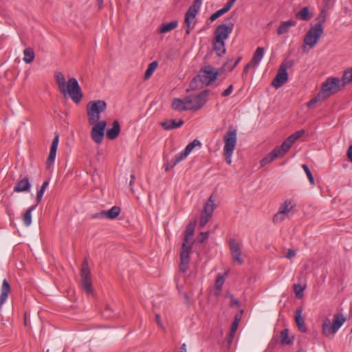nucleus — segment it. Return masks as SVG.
<instances>
[{
	"label": "nucleus",
	"mask_w": 352,
	"mask_h": 352,
	"mask_svg": "<svg viewBox=\"0 0 352 352\" xmlns=\"http://www.w3.org/2000/svg\"><path fill=\"white\" fill-rule=\"evenodd\" d=\"M305 287H302L300 285L295 284L294 285V289L297 298H300L303 296V291L305 290Z\"/></svg>",
	"instance_id": "41"
},
{
	"label": "nucleus",
	"mask_w": 352,
	"mask_h": 352,
	"mask_svg": "<svg viewBox=\"0 0 352 352\" xmlns=\"http://www.w3.org/2000/svg\"><path fill=\"white\" fill-rule=\"evenodd\" d=\"M120 208L118 206H113L109 210H104L107 219H114L118 217L120 213Z\"/></svg>",
	"instance_id": "33"
},
{
	"label": "nucleus",
	"mask_w": 352,
	"mask_h": 352,
	"mask_svg": "<svg viewBox=\"0 0 352 352\" xmlns=\"http://www.w3.org/2000/svg\"><path fill=\"white\" fill-rule=\"evenodd\" d=\"M232 30V26H228L225 24L218 25L214 32V39L225 41L228 38Z\"/></svg>",
	"instance_id": "14"
},
{
	"label": "nucleus",
	"mask_w": 352,
	"mask_h": 352,
	"mask_svg": "<svg viewBox=\"0 0 352 352\" xmlns=\"http://www.w3.org/2000/svg\"><path fill=\"white\" fill-rule=\"evenodd\" d=\"M240 60L241 57H239L232 65H230L228 63H226L224 65V67L226 68V69H229L230 71H232L237 65Z\"/></svg>",
	"instance_id": "52"
},
{
	"label": "nucleus",
	"mask_w": 352,
	"mask_h": 352,
	"mask_svg": "<svg viewBox=\"0 0 352 352\" xmlns=\"http://www.w3.org/2000/svg\"><path fill=\"white\" fill-rule=\"evenodd\" d=\"M296 256V252L292 249H288L287 254L285 255V257L288 259H291L294 258Z\"/></svg>",
	"instance_id": "55"
},
{
	"label": "nucleus",
	"mask_w": 352,
	"mask_h": 352,
	"mask_svg": "<svg viewBox=\"0 0 352 352\" xmlns=\"http://www.w3.org/2000/svg\"><path fill=\"white\" fill-rule=\"evenodd\" d=\"M232 3H230L229 1L226 3V5L223 8H221L223 10V11L226 13L227 12L230 8L232 6Z\"/></svg>",
	"instance_id": "64"
},
{
	"label": "nucleus",
	"mask_w": 352,
	"mask_h": 352,
	"mask_svg": "<svg viewBox=\"0 0 352 352\" xmlns=\"http://www.w3.org/2000/svg\"><path fill=\"white\" fill-rule=\"evenodd\" d=\"M210 218L211 217H208V215L201 213L199 220V226L201 228H204L207 224Z\"/></svg>",
	"instance_id": "46"
},
{
	"label": "nucleus",
	"mask_w": 352,
	"mask_h": 352,
	"mask_svg": "<svg viewBox=\"0 0 352 352\" xmlns=\"http://www.w3.org/2000/svg\"><path fill=\"white\" fill-rule=\"evenodd\" d=\"M58 142L59 135L56 134L52 140V145L50 147V151L46 161L47 168H50L55 160Z\"/></svg>",
	"instance_id": "15"
},
{
	"label": "nucleus",
	"mask_w": 352,
	"mask_h": 352,
	"mask_svg": "<svg viewBox=\"0 0 352 352\" xmlns=\"http://www.w3.org/2000/svg\"><path fill=\"white\" fill-rule=\"evenodd\" d=\"M184 124L183 120H179L178 121L175 120H168L164 122H160V125L165 130H171L173 129L179 128Z\"/></svg>",
	"instance_id": "20"
},
{
	"label": "nucleus",
	"mask_w": 352,
	"mask_h": 352,
	"mask_svg": "<svg viewBox=\"0 0 352 352\" xmlns=\"http://www.w3.org/2000/svg\"><path fill=\"white\" fill-rule=\"evenodd\" d=\"M296 204L291 199H286L280 206L279 210L282 213L288 215L289 212L295 207Z\"/></svg>",
	"instance_id": "25"
},
{
	"label": "nucleus",
	"mask_w": 352,
	"mask_h": 352,
	"mask_svg": "<svg viewBox=\"0 0 352 352\" xmlns=\"http://www.w3.org/2000/svg\"><path fill=\"white\" fill-rule=\"evenodd\" d=\"M107 108V103L104 100H92L87 104V114L89 124H94L100 118V113L104 112Z\"/></svg>",
	"instance_id": "5"
},
{
	"label": "nucleus",
	"mask_w": 352,
	"mask_h": 352,
	"mask_svg": "<svg viewBox=\"0 0 352 352\" xmlns=\"http://www.w3.org/2000/svg\"><path fill=\"white\" fill-rule=\"evenodd\" d=\"M302 169L305 170L307 177H308V179L309 181L310 182V183L312 184V185H314V177L312 175V173L311 172V170H309V167L306 165V164H303L302 166Z\"/></svg>",
	"instance_id": "43"
},
{
	"label": "nucleus",
	"mask_w": 352,
	"mask_h": 352,
	"mask_svg": "<svg viewBox=\"0 0 352 352\" xmlns=\"http://www.w3.org/2000/svg\"><path fill=\"white\" fill-rule=\"evenodd\" d=\"M215 208V205L214 204V200L212 199V196H210L205 204L204 210L201 213L208 215V217H212L214 210Z\"/></svg>",
	"instance_id": "24"
},
{
	"label": "nucleus",
	"mask_w": 352,
	"mask_h": 352,
	"mask_svg": "<svg viewBox=\"0 0 352 352\" xmlns=\"http://www.w3.org/2000/svg\"><path fill=\"white\" fill-rule=\"evenodd\" d=\"M239 325V319L236 317L234 321L232 324L231 331L230 333V336L232 338L233 334L235 333L236 330L238 328Z\"/></svg>",
	"instance_id": "49"
},
{
	"label": "nucleus",
	"mask_w": 352,
	"mask_h": 352,
	"mask_svg": "<svg viewBox=\"0 0 352 352\" xmlns=\"http://www.w3.org/2000/svg\"><path fill=\"white\" fill-rule=\"evenodd\" d=\"M347 157L349 161L352 163V145H351L348 148Z\"/></svg>",
	"instance_id": "61"
},
{
	"label": "nucleus",
	"mask_w": 352,
	"mask_h": 352,
	"mask_svg": "<svg viewBox=\"0 0 352 352\" xmlns=\"http://www.w3.org/2000/svg\"><path fill=\"white\" fill-rule=\"evenodd\" d=\"M92 125L93 127L91 131V138L96 143L100 144L104 135L107 122L105 120L98 121Z\"/></svg>",
	"instance_id": "12"
},
{
	"label": "nucleus",
	"mask_w": 352,
	"mask_h": 352,
	"mask_svg": "<svg viewBox=\"0 0 352 352\" xmlns=\"http://www.w3.org/2000/svg\"><path fill=\"white\" fill-rule=\"evenodd\" d=\"M155 321L157 322V324L160 327H162L163 329H164V327L163 326V324L162 322V320H161V318H160V316L159 314H155Z\"/></svg>",
	"instance_id": "59"
},
{
	"label": "nucleus",
	"mask_w": 352,
	"mask_h": 352,
	"mask_svg": "<svg viewBox=\"0 0 352 352\" xmlns=\"http://www.w3.org/2000/svg\"><path fill=\"white\" fill-rule=\"evenodd\" d=\"M296 17L302 21H309L312 14L309 12L308 7H304L296 14Z\"/></svg>",
	"instance_id": "30"
},
{
	"label": "nucleus",
	"mask_w": 352,
	"mask_h": 352,
	"mask_svg": "<svg viewBox=\"0 0 352 352\" xmlns=\"http://www.w3.org/2000/svg\"><path fill=\"white\" fill-rule=\"evenodd\" d=\"M81 283L83 289L87 293L91 294L93 291L92 281L91 278V272L89 269V265L87 260L82 263L80 271Z\"/></svg>",
	"instance_id": "11"
},
{
	"label": "nucleus",
	"mask_w": 352,
	"mask_h": 352,
	"mask_svg": "<svg viewBox=\"0 0 352 352\" xmlns=\"http://www.w3.org/2000/svg\"><path fill=\"white\" fill-rule=\"evenodd\" d=\"M120 132V126L118 120L113 122L112 127L107 130L106 135L109 140L116 139Z\"/></svg>",
	"instance_id": "19"
},
{
	"label": "nucleus",
	"mask_w": 352,
	"mask_h": 352,
	"mask_svg": "<svg viewBox=\"0 0 352 352\" xmlns=\"http://www.w3.org/2000/svg\"><path fill=\"white\" fill-rule=\"evenodd\" d=\"M135 175H131V180L129 182V186H130L131 191L133 193H134L133 184H134V182H135Z\"/></svg>",
	"instance_id": "57"
},
{
	"label": "nucleus",
	"mask_w": 352,
	"mask_h": 352,
	"mask_svg": "<svg viewBox=\"0 0 352 352\" xmlns=\"http://www.w3.org/2000/svg\"><path fill=\"white\" fill-rule=\"evenodd\" d=\"M225 277L224 276H220L219 275L217 278L216 282H215V287L217 289H221L222 287V285L224 283Z\"/></svg>",
	"instance_id": "47"
},
{
	"label": "nucleus",
	"mask_w": 352,
	"mask_h": 352,
	"mask_svg": "<svg viewBox=\"0 0 352 352\" xmlns=\"http://www.w3.org/2000/svg\"><path fill=\"white\" fill-rule=\"evenodd\" d=\"M196 221L190 222L185 231L184 239L180 252V265L179 270L183 273L186 272L188 268V263L190 260V252L192 248L191 244H188V240L191 237L195 231Z\"/></svg>",
	"instance_id": "3"
},
{
	"label": "nucleus",
	"mask_w": 352,
	"mask_h": 352,
	"mask_svg": "<svg viewBox=\"0 0 352 352\" xmlns=\"http://www.w3.org/2000/svg\"><path fill=\"white\" fill-rule=\"evenodd\" d=\"M213 49L218 56H222L226 53L225 41L214 39L213 41Z\"/></svg>",
	"instance_id": "26"
},
{
	"label": "nucleus",
	"mask_w": 352,
	"mask_h": 352,
	"mask_svg": "<svg viewBox=\"0 0 352 352\" xmlns=\"http://www.w3.org/2000/svg\"><path fill=\"white\" fill-rule=\"evenodd\" d=\"M342 80L344 82V85L352 82V72L351 70H348L344 72Z\"/></svg>",
	"instance_id": "44"
},
{
	"label": "nucleus",
	"mask_w": 352,
	"mask_h": 352,
	"mask_svg": "<svg viewBox=\"0 0 352 352\" xmlns=\"http://www.w3.org/2000/svg\"><path fill=\"white\" fill-rule=\"evenodd\" d=\"M201 4V0H195L192 5L190 6L186 14L189 15L191 17V19L194 20L199 10Z\"/></svg>",
	"instance_id": "23"
},
{
	"label": "nucleus",
	"mask_w": 352,
	"mask_h": 352,
	"mask_svg": "<svg viewBox=\"0 0 352 352\" xmlns=\"http://www.w3.org/2000/svg\"><path fill=\"white\" fill-rule=\"evenodd\" d=\"M340 80L338 78H328L322 85L321 91L318 97H322L323 99L329 98L340 90Z\"/></svg>",
	"instance_id": "8"
},
{
	"label": "nucleus",
	"mask_w": 352,
	"mask_h": 352,
	"mask_svg": "<svg viewBox=\"0 0 352 352\" xmlns=\"http://www.w3.org/2000/svg\"><path fill=\"white\" fill-rule=\"evenodd\" d=\"M232 258L234 261H236L239 265L243 264V260L241 258V250L239 252L232 253Z\"/></svg>",
	"instance_id": "45"
},
{
	"label": "nucleus",
	"mask_w": 352,
	"mask_h": 352,
	"mask_svg": "<svg viewBox=\"0 0 352 352\" xmlns=\"http://www.w3.org/2000/svg\"><path fill=\"white\" fill-rule=\"evenodd\" d=\"M111 313V309L109 305H107L102 313L103 316L106 318L110 317V314Z\"/></svg>",
	"instance_id": "58"
},
{
	"label": "nucleus",
	"mask_w": 352,
	"mask_h": 352,
	"mask_svg": "<svg viewBox=\"0 0 352 352\" xmlns=\"http://www.w3.org/2000/svg\"><path fill=\"white\" fill-rule=\"evenodd\" d=\"M230 298H231V302H230L231 306H234V305L239 306V301L238 300L235 299L232 295L230 296Z\"/></svg>",
	"instance_id": "60"
},
{
	"label": "nucleus",
	"mask_w": 352,
	"mask_h": 352,
	"mask_svg": "<svg viewBox=\"0 0 352 352\" xmlns=\"http://www.w3.org/2000/svg\"><path fill=\"white\" fill-rule=\"evenodd\" d=\"M48 185H49V182L48 181H45L43 183L40 190L37 192V193H36V202H37V204L41 201L43 195L44 194V192H45L46 188L48 186Z\"/></svg>",
	"instance_id": "37"
},
{
	"label": "nucleus",
	"mask_w": 352,
	"mask_h": 352,
	"mask_svg": "<svg viewBox=\"0 0 352 352\" xmlns=\"http://www.w3.org/2000/svg\"><path fill=\"white\" fill-rule=\"evenodd\" d=\"M223 140L225 143L223 146V155L226 162L230 165L232 164V156L237 141L236 130L232 126H229L223 136Z\"/></svg>",
	"instance_id": "4"
},
{
	"label": "nucleus",
	"mask_w": 352,
	"mask_h": 352,
	"mask_svg": "<svg viewBox=\"0 0 352 352\" xmlns=\"http://www.w3.org/2000/svg\"><path fill=\"white\" fill-rule=\"evenodd\" d=\"M157 65V62L156 61H153L148 65L144 74V80H147L151 76L154 71L156 69Z\"/></svg>",
	"instance_id": "35"
},
{
	"label": "nucleus",
	"mask_w": 352,
	"mask_h": 352,
	"mask_svg": "<svg viewBox=\"0 0 352 352\" xmlns=\"http://www.w3.org/2000/svg\"><path fill=\"white\" fill-rule=\"evenodd\" d=\"M320 99H323L322 97H318V96L313 99H311L308 103L307 107L309 108L314 107L315 104L318 102V101Z\"/></svg>",
	"instance_id": "51"
},
{
	"label": "nucleus",
	"mask_w": 352,
	"mask_h": 352,
	"mask_svg": "<svg viewBox=\"0 0 352 352\" xmlns=\"http://www.w3.org/2000/svg\"><path fill=\"white\" fill-rule=\"evenodd\" d=\"M201 146V143L199 140L195 139L192 142H190L185 148V149L177 154L174 158L173 159V164L170 166L171 168H173L178 163L184 160L195 148V146Z\"/></svg>",
	"instance_id": "13"
},
{
	"label": "nucleus",
	"mask_w": 352,
	"mask_h": 352,
	"mask_svg": "<svg viewBox=\"0 0 352 352\" xmlns=\"http://www.w3.org/2000/svg\"><path fill=\"white\" fill-rule=\"evenodd\" d=\"M288 80V74L278 69V73L272 82V86L276 89L282 87Z\"/></svg>",
	"instance_id": "16"
},
{
	"label": "nucleus",
	"mask_w": 352,
	"mask_h": 352,
	"mask_svg": "<svg viewBox=\"0 0 352 352\" xmlns=\"http://www.w3.org/2000/svg\"><path fill=\"white\" fill-rule=\"evenodd\" d=\"M37 206V204L34 206L30 207L23 215V222L26 227H28L32 223V212L34 211Z\"/></svg>",
	"instance_id": "27"
},
{
	"label": "nucleus",
	"mask_w": 352,
	"mask_h": 352,
	"mask_svg": "<svg viewBox=\"0 0 352 352\" xmlns=\"http://www.w3.org/2000/svg\"><path fill=\"white\" fill-rule=\"evenodd\" d=\"M256 67V66H255L253 63H252L251 62H250L249 63H248V64L245 66V67H244V69H243V75H244V74H248V71H249V69H250V67Z\"/></svg>",
	"instance_id": "56"
},
{
	"label": "nucleus",
	"mask_w": 352,
	"mask_h": 352,
	"mask_svg": "<svg viewBox=\"0 0 352 352\" xmlns=\"http://www.w3.org/2000/svg\"><path fill=\"white\" fill-rule=\"evenodd\" d=\"M294 65V60H285L280 65L279 69L283 72H287V69L292 68Z\"/></svg>",
	"instance_id": "38"
},
{
	"label": "nucleus",
	"mask_w": 352,
	"mask_h": 352,
	"mask_svg": "<svg viewBox=\"0 0 352 352\" xmlns=\"http://www.w3.org/2000/svg\"><path fill=\"white\" fill-rule=\"evenodd\" d=\"M209 233L208 232H202L199 234L198 241L199 243H204L208 237Z\"/></svg>",
	"instance_id": "50"
},
{
	"label": "nucleus",
	"mask_w": 352,
	"mask_h": 352,
	"mask_svg": "<svg viewBox=\"0 0 352 352\" xmlns=\"http://www.w3.org/2000/svg\"><path fill=\"white\" fill-rule=\"evenodd\" d=\"M233 91V85H230L225 91L221 93V96L226 97L230 96Z\"/></svg>",
	"instance_id": "54"
},
{
	"label": "nucleus",
	"mask_w": 352,
	"mask_h": 352,
	"mask_svg": "<svg viewBox=\"0 0 352 352\" xmlns=\"http://www.w3.org/2000/svg\"><path fill=\"white\" fill-rule=\"evenodd\" d=\"M305 133V130L302 129L289 135L280 146H276L266 157L261 160V166H264L275 159L283 156L289 150L292 144L303 135Z\"/></svg>",
	"instance_id": "2"
},
{
	"label": "nucleus",
	"mask_w": 352,
	"mask_h": 352,
	"mask_svg": "<svg viewBox=\"0 0 352 352\" xmlns=\"http://www.w3.org/2000/svg\"><path fill=\"white\" fill-rule=\"evenodd\" d=\"M264 54V48L261 47H257L254 55L252 58L251 63H253L255 66L259 64L261 60H262Z\"/></svg>",
	"instance_id": "28"
},
{
	"label": "nucleus",
	"mask_w": 352,
	"mask_h": 352,
	"mask_svg": "<svg viewBox=\"0 0 352 352\" xmlns=\"http://www.w3.org/2000/svg\"><path fill=\"white\" fill-rule=\"evenodd\" d=\"M225 12L223 11L222 9H220L219 10H217V12H215L214 13H213L210 17V20L211 21H215L216 19H217L219 16H221V15L224 14Z\"/></svg>",
	"instance_id": "48"
},
{
	"label": "nucleus",
	"mask_w": 352,
	"mask_h": 352,
	"mask_svg": "<svg viewBox=\"0 0 352 352\" xmlns=\"http://www.w3.org/2000/svg\"><path fill=\"white\" fill-rule=\"evenodd\" d=\"M232 3H230L229 1L226 3V5L223 8H221L223 10V11L226 13L227 12L230 8L232 6Z\"/></svg>",
	"instance_id": "62"
},
{
	"label": "nucleus",
	"mask_w": 352,
	"mask_h": 352,
	"mask_svg": "<svg viewBox=\"0 0 352 352\" xmlns=\"http://www.w3.org/2000/svg\"><path fill=\"white\" fill-rule=\"evenodd\" d=\"M296 25V22L293 20L280 22V25L277 29L278 35H282L288 32L290 28L292 26H295Z\"/></svg>",
	"instance_id": "21"
},
{
	"label": "nucleus",
	"mask_w": 352,
	"mask_h": 352,
	"mask_svg": "<svg viewBox=\"0 0 352 352\" xmlns=\"http://www.w3.org/2000/svg\"><path fill=\"white\" fill-rule=\"evenodd\" d=\"M185 25L186 26V32L187 34H189L190 30L193 28L195 25V19L192 20L191 17L189 15L185 14Z\"/></svg>",
	"instance_id": "36"
},
{
	"label": "nucleus",
	"mask_w": 352,
	"mask_h": 352,
	"mask_svg": "<svg viewBox=\"0 0 352 352\" xmlns=\"http://www.w3.org/2000/svg\"><path fill=\"white\" fill-rule=\"evenodd\" d=\"M232 3H230L229 1L226 3V5L223 8H221L223 10V11L226 13L227 12L230 8L232 6Z\"/></svg>",
	"instance_id": "63"
},
{
	"label": "nucleus",
	"mask_w": 352,
	"mask_h": 352,
	"mask_svg": "<svg viewBox=\"0 0 352 352\" xmlns=\"http://www.w3.org/2000/svg\"><path fill=\"white\" fill-rule=\"evenodd\" d=\"M346 321V318L341 314H336L333 316V324H331V320L326 318L322 323V331L324 336H329L333 335L340 328Z\"/></svg>",
	"instance_id": "7"
},
{
	"label": "nucleus",
	"mask_w": 352,
	"mask_h": 352,
	"mask_svg": "<svg viewBox=\"0 0 352 352\" xmlns=\"http://www.w3.org/2000/svg\"><path fill=\"white\" fill-rule=\"evenodd\" d=\"M288 215L286 214L282 213L280 210L276 213L273 217V222L274 223H279L283 221Z\"/></svg>",
	"instance_id": "40"
},
{
	"label": "nucleus",
	"mask_w": 352,
	"mask_h": 352,
	"mask_svg": "<svg viewBox=\"0 0 352 352\" xmlns=\"http://www.w3.org/2000/svg\"><path fill=\"white\" fill-rule=\"evenodd\" d=\"M326 17L327 10L324 8H323L316 19L317 22L313 26L317 28L323 29L322 25L325 22Z\"/></svg>",
	"instance_id": "31"
},
{
	"label": "nucleus",
	"mask_w": 352,
	"mask_h": 352,
	"mask_svg": "<svg viewBox=\"0 0 352 352\" xmlns=\"http://www.w3.org/2000/svg\"><path fill=\"white\" fill-rule=\"evenodd\" d=\"M178 23L177 21H173L168 23H163L159 29V32L164 34L170 32L177 27Z\"/></svg>",
	"instance_id": "29"
},
{
	"label": "nucleus",
	"mask_w": 352,
	"mask_h": 352,
	"mask_svg": "<svg viewBox=\"0 0 352 352\" xmlns=\"http://www.w3.org/2000/svg\"><path fill=\"white\" fill-rule=\"evenodd\" d=\"M323 32L324 29L311 26L304 36L303 43L305 46L303 48L305 49V46H309V48H314L319 41Z\"/></svg>",
	"instance_id": "9"
},
{
	"label": "nucleus",
	"mask_w": 352,
	"mask_h": 352,
	"mask_svg": "<svg viewBox=\"0 0 352 352\" xmlns=\"http://www.w3.org/2000/svg\"><path fill=\"white\" fill-rule=\"evenodd\" d=\"M31 187L30 179L28 177L20 179L14 187V192H28Z\"/></svg>",
	"instance_id": "18"
},
{
	"label": "nucleus",
	"mask_w": 352,
	"mask_h": 352,
	"mask_svg": "<svg viewBox=\"0 0 352 352\" xmlns=\"http://www.w3.org/2000/svg\"><path fill=\"white\" fill-rule=\"evenodd\" d=\"M302 308L299 307L295 311V322L298 329L301 332L305 333L307 331V327L305 322V319L302 316Z\"/></svg>",
	"instance_id": "17"
},
{
	"label": "nucleus",
	"mask_w": 352,
	"mask_h": 352,
	"mask_svg": "<svg viewBox=\"0 0 352 352\" xmlns=\"http://www.w3.org/2000/svg\"><path fill=\"white\" fill-rule=\"evenodd\" d=\"M289 330L283 329L280 332V342L282 344H290L293 342V338L289 337Z\"/></svg>",
	"instance_id": "34"
},
{
	"label": "nucleus",
	"mask_w": 352,
	"mask_h": 352,
	"mask_svg": "<svg viewBox=\"0 0 352 352\" xmlns=\"http://www.w3.org/2000/svg\"><path fill=\"white\" fill-rule=\"evenodd\" d=\"M54 78L58 90L63 95H69L73 102L76 104L80 102L83 95L76 78H70L67 82L63 74L60 72H56Z\"/></svg>",
	"instance_id": "1"
},
{
	"label": "nucleus",
	"mask_w": 352,
	"mask_h": 352,
	"mask_svg": "<svg viewBox=\"0 0 352 352\" xmlns=\"http://www.w3.org/2000/svg\"><path fill=\"white\" fill-rule=\"evenodd\" d=\"M91 219H104L106 218L104 210H102L99 212L93 214L91 215Z\"/></svg>",
	"instance_id": "53"
},
{
	"label": "nucleus",
	"mask_w": 352,
	"mask_h": 352,
	"mask_svg": "<svg viewBox=\"0 0 352 352\" xmlns=\"http://www.w3.org/2000/svg\"><path fill=\"white\" fill-rule=\"evenodd\" d=\"M171 107L173 109L179 111H188V109H186V107H188L186 98L184 99L180 98H174L173 100Z\"/></svg>",
	"instance_id": "22"
},
{
	"label": "nucleus",
	"mask_w": 352,
	"mask_h": 352,
	"mask_svg": "<svg viewBox=\"0 0 352 352\" xmlns=\"http://www.w3.org/2000/svg\"><path fill=\"white\" fill-rule=\"evenodd\" d=\"M197 76L202 84L209 85L217 79L218 72L212 66L207 65L201 69Z\"/></svg>",
	"instance_id": "10"
},
{
	"label": "nucleus",
	"mask_w": 352,
	"mask_h": 352,
	"mask_svg": "<svg viewBox=\"0 0 352 352\" xmlns=\"http://www.w3.org/2000/svg\"><path fill=\"white\" fill-rule=\"evenodd\" d=\"M23 60L25 63H31L35 57V54L32 48L27 47L23 51Z\"/></svg>",
	"instance_id": "32"
},
{
	"label": "nucleus",
	"mask_w": 352,
	"mask_h": 352,
	"mask_svg": "<svg viewBox=\"0 0 352 352\" xmlns=\"http://www.w3.org/2000/svg\"><path fill=\"white\" fill-rule=\"evenodd\" d=\"M209 95L208 90H204L201 92L195 94H190L186 96V101L189 110L197 111L200 109L207 102Z\"/></svg>",
	"instance_id": "6"
},
{
	"label": "nucleus",
	"mask_w": 352,
	"mask_h": 352,
	"mask_svg": "<svg viewBox=\"0 0 352 352\" xmlns=\"http://www.w3.org/2000/svg\"><path fill=\"white\" fill-rule=\"evenodd\" d=\"M229 247L231 254L241 250L240 244L234 239H232L230 240Z\"/></svg>",
	"instance_id": "39"
},
{
	"label": "nucleus",
	"mask_w": 352,
	"mask_h": 352,
	"mask_svg": "<svg viewBox=\"0 0 352 352\" xmlns=\"http://www.w3.org/2000/svg\"><path fill=\"white\" fill-rule=\"evenodd\" d=\"M198 82H200V79H199V76L197 75L191 80V82L189 85V88L187 89V91H189L190 89L195 90V89H197L199 87V85L197 84Z\"/></svg>",
	"instance_id": "42"
}]
</instances>
